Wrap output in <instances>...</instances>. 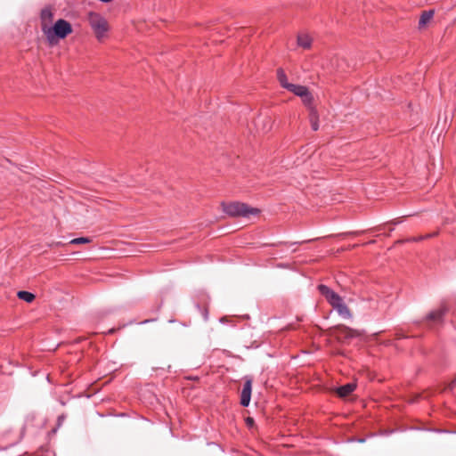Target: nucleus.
I'll return each mask as SVG.
<instances>
[{"label": "nucleus", "mask_w": 456, "mask_h": 456, "mask_svg": "<svg viewBox=\"0 0 456 456\" xmlns=\"http://www.w3.org/2000/svg\"><path fill=\"white\" fill-rule=\"evenodd\" d=\"M87 20L97 39L102 40L109 30V24L107 20L96 12H89L87 15Z\"/></svg>", "instance_id": "obj_4"}, {"label": "nucleus", "mask_w": 456, "mask_h": 456, "mask_svg": "<svg viewBox=\"0 0 456 456\" xmlns=\"http://www.w3.org/2000/svg\"><path fill=\"white\" fill-rule=\"evenodd\" d=\"M448 311V308L445 305H442L441 307L437 310L432 311L428 314L427 316V320L428 321H440L442 320L443 316L445 314V313Z\"/></svg>", "instance_id": "obj_10"}, {"label": "nucleus", "mask_w": 456, "mask_h": 456, "mask_svg": "<svg viewBox=\"0 0 456 456\" xmlns=\"http://www.w3.org/2000/svg\"><path fill=\"white\" fill-rule=\"evenodd\" d=\"M297 43L298 46L308 50L312 46L313 38L306 33H300L297 35Z\"/></svg>", "instance_id": "obj_8"}, {"label": "nucleus", "mask_w": 456, "mask_h": 456, "mask_svg": "<svg viewBox=\"0 0 456 456\" xmlns=\"http://www.w3.org/2000/svg\"><path fill=\"white\" fill-rule=\"evenodd\" d=\"M43 31L47 37L50 44L56 43V38H65L68 35L72 33V27L69 22L65 20L60 19L58 20L53 28H48L45 29V25L44 26Z\"/></svg>", "instance_id": "obj_2"}, {"label": "nucleus", "mask_w": 456, "mask_h": 456, "mask_svg": "<svg viewBox=\"0 0 456 456\" xmlns=\"http://www.w3.org/2000/svg\"><path fill=\"white\" fill-rule=\"evenodd\" d=\"M287 90L299 96L302 99L304 104L307 107H310L313 101V96L307 87L300 85L291 84L290 86H287Z\"/></svg>", "instance_id": "obj_5"}, {"label": "nucleus", "mask_w": 456, "mask_h": 456, "mask_svg": "<svg viewBox=\"0 0 456 456\" xmlns=\"http://www.w3.org/2000/svg\"><path fill=\"white\" fill-rule=\"evenodd\" d=\"M328 333L340 343H346L351 338L361 336L359 330H353L342 324L330 328Z\"/></svg>", "instance_id": "obj_3"}, {"label": "nucleus", "mask_w": 456, "mask_h": 456, "mask_svg": "<svg viewBox=\"0 0 456 456\" xmlns=\"http://www.w3.org/2000/svg\"><path fill=\"white\" fill-rule=\"evenodd\" d=\"M356 388L355 383H348L337 388L336 392L339 397H346Z\"/></svg>", "instance_id": "obj_11"}, {"label": "nucleus", "mask_w": 456, "mask_h": 456, "mask_svg": "<svg viewBox=\"0 0 456 456\" xmlns=\"http://www.w3.org/2000/svg\"><path fill=\"white\" fill-rule=\"evenodd\" d=\"M222 208L227 215L234 217L241 216L248 218L251 216H258L260 214L259 208H252L245 203L238 201L222 203Z\"/></svg>", "instance_id": "obj_1"}, {"label": "nucleus", "mask_w": 456, "mask_h": 456, "mask_svg": "<svg viewBox=\"0 0 456 456\" xmlns=\"http://www.w3.org/2000/svg\"><path fill=\"white\" fill-rule=\"evenodd\" d=\"M334 309L338 312V314L344 319H351L353 317L352 312L349 307L341 301L339 304L335 305Z\"/></svg>", "instance_id": "obj_9"}, {"label": "nucleus", "mask_w": 456, "mask_h": 456, "mask_svg": "<svg viewBox=\"0 0 456 456\" xmlns=\"http://www.w3.org/2000/svg\"><path fill=\"white\" fill-rule=\"evenodd\" d=\"M318 290L320 291V293L325 297V298L327 299V301L329 302V304L334 308L335 305H337L338 304H339L341 301H343L342 297L338 294L336 293L335 291H333L332 289H330L328 286L326 285H323V284H321L318 286Z\"/></svg>", "instance_id": "obj_6"}, {"label": "nucleus", "mask_w": 456, "mask_h": 456, "mask_svg": "<svg viewBox=\"0 0 456 456\" xmlns=\"http://www.w3.org/2000/svg\"><path fill=\"white\" fill-rule=\"evenodd\" d=\"M434 234H427L425 236V238H430L432 237ZM424 239V237L420 236V237H417V238H412V239H410L409 240L410 241H419V240H422Z\"/></svg>", "instance_id": "obj_18"}, {"label": "nucleus", "mask_w": 456, "mask_h": 456, "mask_svg": "<svg viewBox=\"0 0 456 456\" xmlns=\"http://www.w3.org/2000/svg\"><path fill=\"white\" fill-rule=\"evenodd\" d=\"M251 389H252V383L250 379L246 380L243 386V389L241 391L240 395V403L243 406H248L250 402L251 397Z\"/></svg>", "instance_id": "obj_7"}, {"label": "nucleus", "mask_w": 456, "mask_h": 456, "mask_svg": "<svg viewBox=\"0 0 456 456\" xmlns=\"http://www.w3.org/2000/svg\"><path fill=\"white\" fill-rule=\"evenodd\" d=\"M403 338V336H402L401 334H396V338H398V339H399V338Z\"/></svg>", "instance_id": "obj_21"}, {"label": "nucleus", "mask_w": 456, "mask_h": 456, "mask_svg": "<svg viewBox=\"0 0 456 456\" xmlns=\"http://www.w3.org/2000/svg\"><path fill=\"white\" fill-rule=\"evenodd\" d=\"M17 297L21 299V300H24L28 303H31L34 299H35V295L28 292V291H24V290H20L17 293Z\"/></svg>", "instance_id": "obj_15"}, {"label": "nucleus", "mask_w": 456, "mask_h": 456, "mask_svg": "<svg viewBox=\"0 0 456 456\" xmlns=\"http://www.w3.org/2000/svg\"><path fill=\"white\" fill-rule=\"evenodd\" d=\"M277 77L281 86L287 89V86H290L291 83L287 81V77L283 69H279L277 70Z\"/></svg>", "instance_id": "obj_16"}, {"label": "nucleus", "mask_w": 456, "mask_h": 456, "mask_svg": "<svg viewBox=\"0 0 456 456\" xmlns=\"http://www.w3.org/2000/svg\"><path fill=\"white\" fill-rule=\"evenodd\" d=\"M253 423H254L253 419L248 417V418L247 419V424H248V426H252V425H253Z\"/></svg>", "instance_id": "obj_19"}, {"label": "nucleus", "mask_w": 456, "mask_h": 456, "mask_svg": "<svg viewBox=\"0 0 456 456\" xmlns=\"http://www.w3.org/2000/svg\"><path fill=\"white\" fill-rule=\"evenodd\" d=\"M91 241V239L87 237H80L77 239H73L69 241L70 244H84V243H89Z\"/></svg>", "instance_id": "obj_17"}, {"label": "nucleus", "mask_w": 456, "mask_h": 456, "mask_svg": "<svg viewBox=\"0 0 456 456\" xmlns=\"http://www.w3.org/2000/svg\"><path fill=\"white\" fill-rule=\"evenodd\" d=\"M433 16L434 11L423 12L419 21V27L420 28H424L427 25V23H428L431 20Z\"/></svg>", "instance_id": "obj_14"}, {"label": "nucleus", "mask_w": 456, "mask_h": 456, "mask_svg": "<svg viewBox=\"0 0 456 456\" xmlns=\"http://www.w3.org/2000/svg\"><path fill=\"white\" fill-rule=\"evenodd\" d=\"M309 120L313 130L317 131L319 129V117L316 110L313 107H310Z\"/></svg>", "instance_id": "obj_12"}, {"label": "nucleus", "mask_w": 456, "mask_h": 456, "mask_svg": "<svg viewBox=\"0 0 456 456\" xmlns=\"http://www.w3.org/2000/svg\"><path fill=\"white\" fill-rule=\"evenodd\" d=\"M41 19H42V29L45 25V29L48 28V22H50L53 19V13L50 9H44L41 12Z\"/></svg>", "instance_id": "obj_13"}, {"label": "nucleus", "mask_w": 456, "mask_h": 456, "mask_svg": "<svg viewBox=\"0 0 456 456\" xmlns=\"http://www.w3.org/2000/svg\"><path fill=\"white\" fill-rule=\"evenodd\" d=\"M226 320H227V317H222V318L220 319V321H221L222 322H226Z\"/></svg>", "instance_id": "obj_20"}]
</instances>
